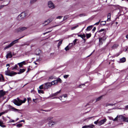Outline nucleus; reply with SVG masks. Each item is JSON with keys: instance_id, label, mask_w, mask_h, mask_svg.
<instances>
[{"instance_id": "obj_1", "label": "nucleus", "mask_w": 128, "mask_h": 128, "mask_svg": "<svg viewBox=\"0 0 128 128\" xmlns=\"http://www.w3.org/2000/svg\"><path fill=\"white\" fill-rule=\"evenodd\" d=\"M17 100H14V103L16 106H19L21 105L22 103H25L26 100V99L25 98L23 100H20V99L18 98Z\"/></svg>"}, {"instance_id": "obj_2", "label": "nucleus", "mask_w": 128, "mask_h": 128, "mask_svg": "<svg viewBox=\"0 0 128 128\" xmlns=\"http://www.w3.org/2000/svg\"><path fill=\"white\" fill-rule=\"evenodd\" d=\"M24 36L21 37L20 38L16 40H15L12 42L8 46H6L4 48V50H5L7 49V48H10L14 44H15L16 43L18 42V41L20 39H21L22 38H23Z\"/></svg>"}, {"instance_id": "obj_3", "label": "nucleus", "mask_w": 128, "mask_h": 128, "mask_svg": "<svg viewBox=\"0 0 128 128\" xmlns=\"http://www.w3.org/2000/svg\"><path fill=\"white\" fill-rule=\"evenodd\" d=\"M17 74V72L13 71L11 72L10 70H6L5 72V74L6 75L10 76H12Z\"/></svg>"}, {"instance_id": "obj_4", "label": "nucleus", "mask_w": 128, "mask_h": 128, "mask_svg": "<svg viewBox=\"0 0 128 128\" xmlns=\"http://www.w3.org/2000/svg\"><path fill=\"white\" fill-rule=\"evenodd\" d=\"M26 15L24 12H22L17 17V19L18 20H20L23 19L25 18Z\"/></svg>"}, {"instance_id": "obj_5", "label": "nucleus", "mask_w": 128, "mask_h": 128, "mask_svg": "<svg viewBox=\"0 0 128 128\" xmlns=\"http://www.w3.org/2000/svg\"><path fill=\"white\" fill-rule=\"evenodd\" d=\"M44 88L48 89L51 86V84L50 82H47L43 84Z\"/></svg>"}, {"instance_id": "obj_6", "label": "nucleus", "mask_w": 128, "mask_h": 128, "mask_svg": "<svg viewBox=\"0 0 128 128\" xmlns=\"http://www.w3.org/2000/svg\"><path fill=\"white\" fill-rule=\"evenodd\" d=\"M27 28L26 27H20L15 30V31L16 32H22L26 30Z\"/></svg>"}, {"instance_id": "obj_7", "label": "nucleus", "mask_w": 128, "mask_h": 128, "mask_svg": "<svg viewBox=\"0 0 128 128\" xmlns=\"http://www.w3.org/2000/svg\"><path fill=\"white\" fill-rule=\"evenodd\" d=\"M48 7L51 9H53L54 8L55 6L54 4L51 1L48 2Z\"/></svg>"}, {"instance_id": "obj_8", "label": "nucleus", "mask_w": 128, "mask_h": 128, "mask_svg": "<svg viewBox=\"0 0 128 128\" xmlns=\"http://www.w3.org/2000/svg\"><path fill=\"white\" fill-rule=\"evenodd\" d=\"M107 120L106 118H104L102 120L99 122H98V125L99 126H100L102 124H104Z\"/></svg>"}, {"instance_id": "obj_9", "label": "nucleus", "mask_w": 128, "mask_h": 128, "mask_svg": "<svg viewBox=\"0 0 128 128\" xmlns=\"http://www.w3.org/2000/svg\"><path fill=\"white\" fill-rule=\"evenodd\" d=\"M6 57V58H10L12 57V52L10 51H8L7 52Z\"/></svg>"}, {"instance_id": "obj_10", "label": "nucleus", "mask_w": 128, "mask_h": 128, "mask_svg": "<svg viewBox=\"0 0 128 128\" xmlns=\"http://www.w3.org/2000/svg\"><path fill=\"white\" fill-rule=\"evenodd\" d=\"M54 18H49L47 20H46L44 21V22L46 23V22H47V23L45 25H44V26H46L47 24H49L50 23V22H51L54 19Z\"/></svg>"}, {"instance_id": "obj_11", "label": "nucleus", "mask_w": 128, "mask_h": 128, "mask_svg": "<svg viewBox=\"0 0 128 128\" xmlns=\"http://www.w3.org/2000/svg\"><path fill=\"white\" fill-rule=\"evenodd\" d=\"M6 92L3 90H0V98L6 94Z\"/></svg>"}, {"instance_id": "obj_12", "label": "nucleus", "mask_w": 128, "mask_h": 128, "mask_svg": "<svg viewBox=\"0 0 128 128\" xmlns=\"http://www.w3.org/2000/svg\"><path fill=\"white\" fill-rule=\"evenodd\" d=\"M118 120L121 121L122 120H123L124 116L122 115H118Z\"/></svg>"}, {"instance_id": "obj_13", "label": "nucleus", "mask_w": 128, "mask_h": 128, "mask_svg": "<svg viewBox=\"0 0 128 128\" xmlns=\"http://www.w3.org/2000/svg\"><path fill=\"white\" fill-rule=\"evenodd\" d=\"M48 124L49 125V126H52L54 124H55V122L52 120H51L50 121L48 122Z\"/></svg>"}, {"instance_id": "obj_14", "label": "nucleus", "mask_w": 128, "mask_h": 128, "mask_svg": "<svg viewBox=\"0 0 128 128\" xmlns=\"http://www.w3.org/2000/svg\"><path fill=\"white\" fill-rule=\"evenodd\" d=\"M107 36H103L102 37L100 38H99V40H102L103 41H105L106 39Z\"/></svg>"}, {"instance_id": "obj_15", "label": "nucleus", "mask_w": 128, "mask_h": 128, "mask_svg": "<svg viewBox=\"0 0 128 128\" xmlns=\"http://www.w3.org/2000/svg\"><path fill=\"white\" fill-rule=\"evenodd\" d=\"M61 91V90H60L59 91L55 93L52 94V95H51V96L53 97L57 96L58 94Z\"/></svg>"}, {"instance_id": "obj_16", "label": "nucleus", "mask_w": 128, "mask_h": 128, "mask_svg": "<svg viewBox=\"0 0 128 128\" xmlns=\"http://www.w3.org/2000/svg\"><path fill=\"white\" fill-rule=\"evenodd\" d=\"M78 36L80 37H81L84 40V41H85V39L84 38L86 37V36L84 34H78Z\"/></svg>"}, {"instance_id": "obj_17", "label": "nucleus", "mask_w": 128, "mask_h": 128, "mask_svg": "<svg viewBox=\"0 0 128 128\" xmlns=\"http://www.w3.org/2000/svg\"><path fill=\"white\" fill-rule=\"evenodd\" d=\"M25 70H26L25 69H20L19 72H18V73H17V74H21L22 73L24 72Z\"/></svg>"}, {"instance_id": "obj_18", "label": "nucleus", "mask_w": 128, "mask_h": 128, "mask_svg": "<svg viewBox=\"0 0 128 128\" xmlns=\"http://www.w3.org/2000/svg\"><path fill=\"white\" fill-rule=\"evenodd\" d=\"M51 84V86L52 85H55L57 84L58 83L57 81L56 80H54L50 82Z\"/></svg>"}, {"instance_id": "obj_19", "label": "nucleus", "mask_w": 128, "mask_h": 128, "mask_svg": "<svg viewBox=\"0 0 128 128\" xmlns=\"http://www.w3.org/2000/svg\"><path fill=\"white\" fill-rule=\"evenodd\" d=\"M92 26H89L87 27L86 29V31H90L92 28Z\"/></svg>"}, {"instance_id": "obj_20", "label": "nucleus", "mask_w": 128, "mask_h": 128, "mask_svg": "<svg viewBox=\"0 0 128 128\" xmlns=\"http://www.w3.org/2000/svg\"><path fill=\"white\" fill-rule=\"evenodd\" d=\"M110 16H111V14L110 13H108L107 14V17L108 19L107 20V21H108V20L110 21Z\"/></svg>"}, {"instance_id": "obj_21", "label": "nucleus", "mask_w": 128, "mask_h": 128, "mask_svg": "<svg viewBox=\"0 0 128 128\" xmlns=\"http://www.w3.org/2000/svg\"><path fill=\"white\" fill-rule=\"evenodd\" d=\"M3 124V122L1 120H0V126L3 128L6 127V126L5 125L2 124Z\"/></svg>"}, {"instance_id": "obj_22", "label": "nucleus", "mask_w": 128, "mask_h": 128, "mask_svg": "<svg viewBox=\"0 0 128 128\" xmlns=\"http://www.w3.org/2000/svg\"><path fill=\"white\" fill-rule=\"evenodd\" d=\"M119 46L118 44H117L114 45L112 47V48L114 49L116 48Z\"/></svg>"}, {"instance_id": "obj_23", "label": "nucleus", "mask_w": 128, "mask_h": 128, "mask_svg": "<svg viewBox=\"0 0 128 128\" xmlns=\"http://www.w3.org/2000/svg\"><path fill=\"white\" fill-rule=\"evenodd\" d=\"M103 96H101L98 97L96 99V102L97 101H99L101 99H102V98Z\"/></svg>"}, {"instance_id": "obj_24", "label": "nucleus", "mask_w": 128, "mask_h": 128, "mask_svg": "<svg viewBox=\"0 0 128 128\" xmlns=\"http://www.w3.org/2000/svg\"><path fill=\"white\" fill-rule=\"evenodd\" d=\"M120 61L122 62H125L126 61V58L124 57H123L120 60Z\"/></svg>"}, {"instance_id": "obj_25", "label": "nucleus", "mask_w": 128, "mask_h": 128, "mask_svg": "<svg viewBox=\"0 0 128 128\" xmlns=\"http://www.w3.org/2000/svg\"><path fill=\"white\" fill-rule=\"evenodd\" d=\"M39 52L40 50L38 49H36L35 51V54H36L37 55H39L40 53Z\"/></svg>"}, {"instance_id": "obj_26", "label": "nucleus", "mask_w": 128, "mask_h": 128, "mask_svg": "<svg viewBox=\"0 0 128 128\" xmlns=\"http://www.w3.org/2000/svg\"><path fill=\"white\" fill-rule=\"evenodd\" d=\"M123 121L128 122V118L124 117Z\"/></svg>"}, {"instance_id": "obj_27", "label": "nucleus", "mask_w": 128, "mask_h": 128, "mask_svg": "<svg viewBox=\"0 0 128 128\" xmlns=\"http://www.w3.org/2000/svg\"><path fill=\"white\" fill-rule=\"evenodd\" d=\"M86 36L87 38V39H88L91 37V34H90V33L86 34Z\"/></svg>"}, {"instance_id": "obj_28", "label": "nucleus", "mask_w": 128, "mask_h": 128, "mask_svg": "<svg viewBox=\"0 0 128 128\" xmlns=\"http://www.w3.org/2000/svg\"><path fill=\"white\" fill-rule=\"evenodd\" d=\"M37 0H30V3L31 4H32L35 3Z\"/></svg>"}, {"instance_id": "obj_29", "label": "nucleus", "mask_w": 128, "mask_h": 128, "mask_svg": "<svg viewBox=\"0 0 128 128\" xmlns=\"http://www.w3.org/2000/svg\"><path fill=\"white\" fill-rule=\"evenodd\" d=\"M70 48L69 46H68L65 48L64 49L66 51H67L69 50Z\"/></svg>"}, {"instance_id": "obj_30", "label": "nucleus", "mask_w": 128, "mask_h": 128, "mask_svg": "<svg viewBox=\"0 0 128 128\" xmlns=\"http://www.w3.org/2000/svg\"><path fill=\"white\" fill-rule=\"evenodd\" d=\"M118 115L114 119L113 118H112V120L114 121H118Z\"/></svg>"}, {"instance_id": "obj_31", "label": "nucleus", "mask_w": 128, "mask_h": 128, "mask_svg": "<svg viewBox=\"0 0 128 128\" xmlns=\"http://www.w3.org/2000/svg\"><path fill=\"white\" fill-rule=\"evenodd\" d=\"M88 127L87 128H93L94 127V126L93 124H91L88 125Z\"/></svg>"}, {"instance_id": "obj_32", "label": "nucleus", "mask_w": 128, "mask_h": 128, "mask_svg": "<svg viewBox=\"0 0 128 128\" xmlns=\"http://www.w3.org/2000/svg\"><path fill=\"white\" fill-rule=\"evenodd\" d=\"M54 78V77L53 76H50L48 79V80L49 81H50L51 80L53 79Z\"/></svg>"}, {"instance_id": "obj_33", "label": "nucleus", "mask_w": 128, "mask_h": 128, "mask_svg": "<svg viewBox=\"0 0 128 128\" xmlns=\"http://www.w3.org/2000/svg\"><path fill=\"white\" fill-rule=\"evenodd\" d=\"M18 67V66L16 64L15 65L14 67H13L12 68V70H14L15 69H16Z\"/></svg>"}, {"instance_id": "obj_34", "label": "nucleus", "mask_w": 128, "mask_h": 128, "mask_svg": "<svg viewBox=\"0 0 128 128\" xmlns=\"http://www.w3.org/2000/svg\"><path fill=\"white\" fill-rule=\"evenodd\" d=\"M53 118L52 117H48L47 119V121L48 122H49Z\"/></svg>"}, {"instance_id": "obj_35", "label": "nucleus", "mask_w": 128, "mask_h": 128, "mask_svg": "<svg viewBox=\"0 0 128 128\" xmlns=\"http://www.w3.org/2000/svg\"><path fill=\"white\" fill-rule=\"evenodd\" d=\"M62 40H61L59 42L58 44V47H59L61 45V44H62Z\"/></svg>"}, {"instance_id": "obj_36", "label": "nucleus", "mask_w": 128, "mask_h": 128, "mask_svg": "<svg viewBox=\"0 0 128 128\" xmlns=\"http://www.w3.org/2000/svg\"><path fill=\"white\" fill-rule=\"evenodd\" d=\"M56 80L57 81V83L58 82H60L61 83L62 82V80L60 78H58Z\"/></svg>"}, {"instance_id": "obj_37", "label": "nucleus", "mask_w": 128, "mask_h": 128, "mask_svg": "<svg viewBox=\"0 0 128 128\" xmlns=\"http://www.w3.org/2000/svg\"><path fill=\"white\" fill-rule=\"evenodd\" d=\"M38 92L39 93L44 94V92L42 90H38Z\"/></svg>"}, {"instance_id": "obj_38", "label": "nucleus", "mask_w": 128, "mask_h": 128, "mask_svg": "<svg viewBox=\"0 0 128 128\" xmlns=\"http://www.w3.org/2000/svg\"><path fill=\"white\" fill-rule=\"evenodd\" d=\"M78 25H77L76 26H74L71 28V30H74V29H75L77 27H78Z\"/></svg>"}, {"instance_id": "obj_39", "label": "nucleus", "mask_w": 128, "mask_h": 128, "mask_svg": "<svg viewBox=\"0 0 128 128\" xmlns=\"http://www.w3.org/2000/svg\"><path fill=\"white\" fill-rule=\"evenodd\" d=\"M103 41L102 40H101L100 41L99 40V46L102 45L103 44Z\"/></svg>"}, {"instance_id": "obj_40", "label": "nucleus", "mask_w": 128, "mask_h": 128, "mask_svg": "<svg viewBox=\"0 0 128 128\" xmlns=\"http://www.w3.org/2000/svg\"><path fill=\"white\" fill-rule=\"evenodd\" d=\"M69 76V75H65L64 76V77L65 78H67Z\"/></svg>"}, {"instance_id": "obj_41", "label": "nucleus", "mask_w": 128, "mask_h": 128, "mask_svg": "<svg viewBox=\"0 0 128 128\" xmlns=\"http://www.w3.org/2000/svg\"><path fill=\"white\" fill-rule=\"evenodd\" d=\"M62 96H60L59 98L61 100H62V102H64L65 101L64 100H62Z\"/></svg>"}, {"instance_id": "obj_42", "label": "nucleus", "mask_w": 128, "mask_h": 128, "mask_svg": "<svg viewBox=\"0 0 128 128\" xmlns=\"http://www.w3.org/2000/svg\"><path fill=\"white\" fill-rule=\"evenodd\" d=\"M39 88L40 89H42L43 88H44L43 84L40 86H39Z\"/></svg>"}, {"instance_id": "obj_43", "label": "nucleus", "mask_w": 128, "mask_h": 128, "mask_svg": "<svg viewBox=\"0 0 128 128\" xmlns=\"http://www.w3.org/2000/svg\"><path fill=\"white\" fill-rule=\"evenodd\" d=\"M18 64L20 68H21L22 66L23 65L22 64L21 62L18 63Z\"/></svg>"}, {"instance_id": "obj_44", "label": "nucleus", "mask_w": 128, "mask_h": 128, "mask_svg": "<svg viewBox=\"0 0 128 128\" xmlns=\"http://www.w3.org/2000/svg\"><path fill=\"white\" fill-rule=\"evenodd\" d=\"M22 124H17L16 125L17 127H20L22 126Z\"/></svg>"}, {"instance_id": "obj_45", "label": "nucleus", "mask_w": 128, "mask_h": 128, "mask_svg": "<svg viewBox=\"0 0 128 128\" xmlns=\"http://www.w3.org/2000/svg\"><path fill=\"white\" fill-rule=\"evenodd\" d=\"M10 106V108L14 110H18V109L15 108H14L12 106Z\"/></svg>"}, {"instance_id": "obj_46", "label": "nucleus", "mask_w": 128, "mask_h": 128, "mask_svg": "<svg viewBox=\"0 0 128 128\" xmlns=\"http://www.w3.org/2000/svg\"><path fill=\"white\" fill-rule=\"evenodd\" d=\"M86 16V15L84 14H80L79 15V16H80V17H82V16Z\"/></svg>"}, {"instance_id": "obj_47", "label": "nucleus", "mask_w": 128, "mask_h": 128, "mask_svg": "<svg viewBox=\"0 0 128 128\" xmlns=\"http://www.w3.org/2000/svg\"><path fill=\"white\" fill-rule=\"evenodd\" d=\"M68 18V16H64L63 20H66Z\"/></svg>"}, {"instance_id": "obj_48", "label": "nucleus", "mask_w": 128, "mask_h": 128, "mask_svg": "<svg viewBox=\"0 0 128 128\" xmlns=\"http://www.w3.org/2000/svg\"><path fill=\"white\" fill-rule=\"evenodd\" d=\"M0 76H1L2 79V80L3 81H4V77L3 76V75L2 74H0Z\"/></svg>"}, {"instance_id": "obj_49", "label": "nucleus", "mask_w": 128, "mask_h": 128, "mask_svg": "<svg viewBox=\"0 0 128 128\" xmlns=\"http://www.w3.org/2000/svg\"><path fill=\"white\" fill-rule=\"evenodd\" d=\"M102 22H104V23H103V24H102L103 25H104L106 23V21H101V23Z\"/></svg>"}, {"instance_id": "obj_50", "label": "nucleus", "mask_w": 128, "mask_h": 128, "mask_svg": "<svg viewBox=\"0 0 128 128\" xmlns=\"http://www.w3.org/2000/svg\"><path fill=\"white\" fill-rule=\"evenodd\" d=\"M37 99H33V101L34 102L36 103H37V102L36 101Z\"/></svg>"}, {"instance_id": "obj_51", "label": "nucleus", "mask_w": 128, "mask_h": 128, "mask_svg": "<svg viewBox=\"0 0 128 128\" xmlns=\"http://www.w3.org/2000/svg\"><path fill=\"white\" fill-rule=\"evenodd\" d=\"M22 64L23 65H25L26 64V61H24L22 62H21Z\"/></svg>"}, {"instance_id": "obj_52", "label": "nucleus", "mask_w": 128, "mask_h": 128, "mask_svg": "<svg viewBox=\"0 0 128 128\" xmlns=\"http://www.w3.org/2000/svg\"><path fill=\"white\" fill-rule=\"evenodd\" d=\"M98 120H97L96 121H95L94 122V124H97L98 123V122H98Z\"/></svg>"}, {"instance_id": "obj_53", "label": "nucleus", "mask_w": 128, "mask_h": 128, "mask_svg": "<svg viewBox=\"0 0 128 128\" xmlns=\"http://www.w3.org/2000/svg\"><path fill=\"white\" fill-rule=\"evenodd\" d=\"M62 17V16H58L56 18L57 19H60Z\"/></svg>"}, {"instance_id": "obj_54", "label": "nucleus", "mask_w": 128, "mask_h": 128, "mask_svg": "<svg viewBox=\"0 0 128 128\" xmlns=\"http://www.w3.org/2000/svg\"><path fill=\"white\" fill-rule=\"evenodd\" d=\"M73 43H71V44H69V46L71 48V47L72 46H73Z\"/></svg>"}, {"instance_id": "obj_55", "label": "nucleus", "mask_w": 128, "mask_h": 128, "mask_svg": "<svg viewBox=\"0 0 128 128\" xmlns=\"http://www.w3.org/2000/svg\"><path fill=\"white\" fill-rule=\"evenodd\" d=\"M25 122V121L24 120H19L18 121V123H20L22 122Z\"/></svg>"}, {"instance_id": "obj_56", "label": "nucleus", "mask_w": 128, "mask_h": 128, "mask_svg": "<svg viewBox=\"0 0 128 128\" xmlns=\"http://www.w3.org/2000/svg\"><path fill=\"white\" fill-rule=\"evenodd\" d=\"M96 27H94V28H93L92 30V31L93 32H94L95 31V30H96Z\"/></svg>"}, {"instance_id": "obj_57", "label": "nucleus", "mask_w": 128, "mask_h": 128, "mask_svg": "<svg viewBox=\"0 0 128 128\" xmlns=\"http://www.w3.org/2000/svg\"><path fill=\"white\" fill-rule=\"evenodd\" d=\"M104 30V29H102L100 30H99V31L98 32H102V31H103Z\"/></svg>"}, {"instance_id": "obj_58", "label": "nucleus", "mask_w": 128, "mask_h": 128, "mask_svg": "<svg viewBox=\"0 0 128 128\" xmlns=\"http://www.w3.org/2000/svg\"><path fill=\"white\" fill-rule=\"evenodd\" d=\"M100 20H99V21L98 22H96V23L94 24H95V25H98L99 24V23H100Z\"/></svg>"}, {"instance_id": "obj_59", "label": "nucleus", "mask_w": 128, "mask_h": 128, "mask_svg": "<svg viewBox=\"0 0 128 128\" xmlns=\"http://www.w3.org/2000/svg\"><path fill=\"white\" fill-rule=\"evenodd\" d=\"M77 40V39H75L73 41V42L74 44H75Z\"/></svg>"}, {"instance_id": "obj_60", "label": "nucleus", "mask_w": 128, "mask_h": 128, "mask_svg": "<svg viewBox=\"0 0 128 128\" xmlns=\"http://www.w3.org/2000/svg\"><path fill=\"white\" fill-rule=\"evenodd\" d=\"M6 5H1L0 6V9H1L4 6H6Z\"/></svg>"}, {"instance_id": "obj_61", "label": "nucleus", "mask_w": 128, "mask_h": 128, "mask_svg": "<svg viewBox=\"0 0 128 128\" xmlns=\"http://www.w3.org/2000/svg\"><path fill=\"white\" fill-rule=\"evenodd\" d=\"M88 127V125H86V126H83L82 128H87Z\"/></svg>"}, {"instance_id": "obj_62", "label": "nucleus", "mask_w": 128, "mask_h": 128, "mask_svg": "<svg viewBox=\"0 0 128 128\" xmlns=\"http://www.w3.org/2000/svg\"><path fill=\"white\" fill-rule=\"evenodd\" d=\"M4 112H2L0 113V116H1L3 114H4Z\"/></svg>"}, {"instance_id": "obj_63", "label": "nucleus", "mask_w": 128, "mask_h": 128, "mask_svg": "<svg viewBox=\"0 0 128 128\" xmlns=\"http://www.w3.org/2000/svg\"><path fill=\"white\" fill-rule=\"evenodd\" d=\"M15 122V121L14 120H12L9 121L10 122Z\"/></svg>"}, {"instance_id": "obj_64", "label": "nucleus", "mask_w": 128, "mask_h": 128, "mask_svg": "<svg viewBox=\"0 0 128 128\" xmlns=\"http://www.w3.org/2000/svg\"><path fill=\"white\" fill-rule=\"evenodd\" d=\"M83 85L84 86V85H85V84H80L79 86V87L80 88H82V86H83Z\"/></svg>"}]
</instances>
